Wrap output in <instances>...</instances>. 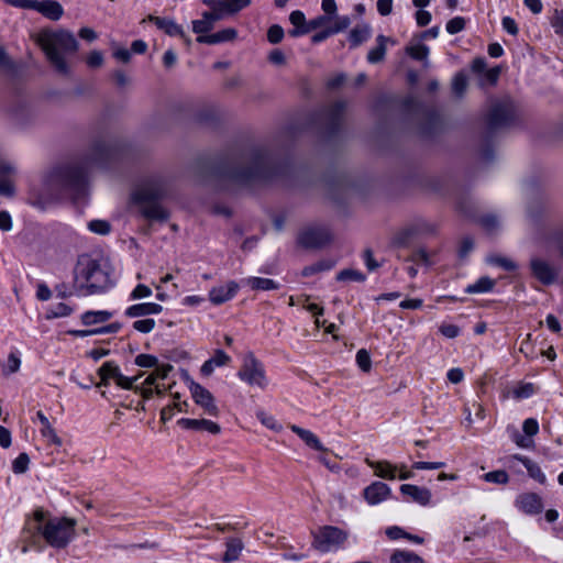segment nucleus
Masks as SVG:
<instances>
[{"instance_id":"33","label":"nucleus","mask_w":563,"mask_h":563,"mask_svg":"<svg viewBox=\"0 0 563 563\" xmlns=\"http://www.w3.org/2000/svg\"><path fill=\"white\" fill-rule=\"evenodd\" d=\"M496 285V280L488 276L478 278L474 284L468 285L465 288L466 294H483L493 290Z\"/></svg>"},{"instance_id":"62","label":"nucleus","mask_w":563,"mask_h":563,"mask_svg":"<svg viewBox=\"0 0 563 563\" xmlns=\"http://www.w3.org/2000/svg\"><path fill=\"white\" fill-rule=\"evenodd\" d=\"M522 430H523L526 435L533 437L539 431V423H538V421L536 419L528 418V419H526L523 421Z\"/></svg>"},{"instance_id":"1","label":"nucleus","mask_w":563,"mask_h":563,"mask_svg":"<svg viewBox=\"0 0 563 563\" xmlns=\"http://www.w3.org/2000/svg\"><path fill=\"white\" fill-rule=\"evenodd\" d=\"M278 174L273 155L262 147H252L232 156L219 170L224 181L236 186H249L266 181Z\"/></svg>"},{"instance_id":"45","label":"nucleus","mask_w":563,"mask_h":563,"mask_svg":"<svg viewBox=\"0 0 563 563\" xmlns=\"http://www.w3.org/2000/svg\"><path fill=\"white\" fill-rule=\"evenodd\" d=\"M466 87H467V78L464 74L462 73H459L454 76L453 78V81H452V90L453 92L461 97L465 90H466Z\"/></svg>"},{"instance_id":"19","label":"nucleus","mask_w":563,"mask_h":563,"mask_svg":"<svg viewBox=\"0 0 563 563\" xmlns=\"http://www.w3.org/2000/svg\"><path fill=\"white\" fill-rule=\"evenodd\" d=\"M113 146L107 142L106 140H97L93 142L90 155L89 163L99 164L103 161L110 158L113 155Z\"/></svg>"},{"instance_id":"50","label":"nucleus","mask_w":563,"mask_h":563,"mask_svg":"<svg viewBox=\"0 0 563 563\" xmlns=\"http://www.w3.org/2000/svg\"><path fill=\"white\" fill-rule=\"evenodd\" d=\"M465 27V19L462 16H455L446 23V32L450 34H456L463 31Z\"/></svg>"},{"instance_id":"54","label":"nucleus","mask_w":563,"mask_h":563,"mask_svg":"<svg viewBox=\"0 0 563 563\" xmlns=\"http://www.w3.org/2000/svg\"><path fill=\"white\" fill-rule=\"evenodd\" d=\"M202 3L211 9V11H208L209 13H217L221 15V19L227 16L222 0H202Z\"/></svg>"},{"instance_id":"52","label":"nucleus","mask_w":563,"mask_h":563,"mask_svg":"<svg viewBox=\"0 0 563 563\" xmlns=\"http://www.w3.org/2000/svg\"><path fill=\"white\" fill-rule=\"evenodd\" d=\"M41 434L46 438L52 444L57 446L62 445V439L57 435L55 429L52 424L46 426L45 428H41Z\"/></svg>"},{"instance_id":"63","label":"nucleus","mask_w":563,"mask_h":563,"mask_svg":"<svg viewBox=\"0 0 563 563\" xmlns=\"http://www.w3.org/2000/svg\"><path fill=\"white\" fill-rule=\"evenodd\" d=\"M70 312H71V309L66 303L59 302L55 307V309L51 310L47 313V318L51 319V318L66 317V316H69Z\"/></svg>"},{"instance_id":"20","label":"nucleus","mask_w":563,"mask_h":563,"mask_svg":"<svg viewBox=\"0 0 563 563\" xmlns=\"http://www.w3.org/2000/svg\"><path fill=\"white\" fill-rule=\"evenodd\" d=\"M163 311V306L155 302L135 303L126 308L124 314L128 318H139L151 314H158Z\"/></svg>"},{"instance_id":"30","label":"nucleus","mask_w":563,"mask_h":563,"mask_svg":"<svg viewBox=\"0 0 563 563\" xmlns=\"http://www.w3.org/2000/svg\"><path fill=\"white\" fill-rule=\"evenodd\" d=\"M243 284L249 286L252 290H276L279 288L277 282L264 277H249L243 280Z\"/></svg>"},{"instance_id":"51","label":"nucleus","mask_w":563,"mask_h":563,"mask_svg":"<svg viewBox=\"0 0 563 563\" xmlns=\"http://www.w3.org/2000/svg\"><path fill=\"white\" fill-rule=\"evenodd\" d=\"M155 327L154 319H141L133 322V329L141 333H150Z\"/></svg>"},{"instance_id":"21","label":"nucleus","mask_w":563,"mask_h":563,"mask_svg":"<svg viewBox=\"0 0 563 563\" xmlns=\"http://www.w3.org/2000/svg\"><path fill=\"white\" fill-rule=\"evenodd\" d=\"M402 495L410 497L413 501L426 506L431 500V492L426 487H419L411 484H402L400 486Z\"/></svg>"},{"instance_id":"38","label":"nucleus","mask_w":563,"mask_h":563,"mask_svg":"<svg viewBox=\"0 0 563 563\" xmlns=\"http://www.w3.org/2000/svg\"><path fill=\"white\" fill-rule=\"evenodd\" d=\"M333 267V263L331 261H320L312 265L306 266L302 269V276L309 277L320 272L330 271Z\"/></svg>"},{"instance_id":"25","label":"nucleus","mask_w":563,"mask_h":563,"mask_svg":"<svg viewBox=\"0 0 563 563\" xmlns=\"http://www.w3.org/2000/svg\"><path fill=\"white\" fill-rule=\"evenodd\" d=\"M220 20H222L221 15L217 13L203 12L202 19L192 21V31L199 36L208 35L207 33L212 30L214 23Z\"/></svg>"},{"instance_id":"8","label":"nucleus","mask_w":563,"mask_h":563,"mask_svg":"<svg viewBox=\"0 0 563 563\" xmlns=\"http://www.w3.org/2000/svg\"><path fill=\"white\" fill-rule=\"evenodd\" d=\"M312 547L322 553L335 551L347 540V532L334 526H323L312 532Z\"/></svg>"},{"instance_id":"61","label":"nucleus","mask_w":563,"mask_h":563,"mask_svg":"<svg viewBox=\"0 0 563 563\" xmlns=\"http://www.w3.org/2000/svg\"><path fill=\"white\" fill-rule=\"evenodd\" d=\"M137 379V377H128V376H124L121 371L119 372V374L114 377V383L123 388V389H132L133 388V384L134 382Z\"/></svg>"},{"instance_id":"42","label":"nucleus","mask_w":563,"mask_h":563,"mask_svg":"<svg viewBox=\"0 0 563 563\" xmlns=\"http://www.w3.org/2000/svg\"><path fill=\"white\" fill-rule=\"evenodd\" d=\"M120 368L114 362H106L98 369L99 376H103V378H109L110 380H114V377L119 374Z\"/></svg>"},{"instance_id":"22","label":"nucleus","mask_w":563,"mask_h":563,"mask_svg":"<svg viewBox=\"0 0 563 563\" xmlns=\"http://www.w3.org/2000/svg\"><path fill=\"white\" fill-rule=\"evenodd\" d=\"M517 503L519 508L529 515H537L543 509L542 499L537 494H523L518 498Z\"/></svg>"},{"instance_id":"3","label":"nucleus","mask_w":563,"mask_h":563,"mask_svg":"<svg viewBox=\"0 0 563 563\" xmlns=\"http://www.w3.org/2000/svg\"><path fill=\"white\" fill-rule=\"evenodd\" d=\"M167 194L165 181L159 177L143 181L134 191L133 199L140 206L144 218L154 221H166L168 211L159 203Z\"/></svg>"},{"instance_id":"48","label":"nucleus","mask_w":563,"mask_h":563,"mask_svg":"<svg viewBox=\"0 0 563 563\" xmlns=\"http://www.w3.org/2000/svg\"><path fill=\"white\" fill-rule=\"evenodd\" d=\"M88 229L97 234L106 235L110 232V223L104 220H92L88 223Z\"/></svg>"},{"instance_id":"31","label":"nucleus","mask_w":563,"mask_h":563,"mask_svg":"<svg viewBox=\"0 0 563 563\" xmlns=\"http://www.w3.org/2000/svg\"><path fill=\"white\" fill-rule=\"evenodd\" d=\"M225 545L227 550L223 554L222 562L231 563L236 561L243 550V542L238 538H230L227 540Z\"/></svg>"},{"instance_id":"59","label":"nucleus","mask_w":563,"mask_h":563,"mask_svg":"<svg viewBox=\"0 0 563 563\" xmlns=\"http://www.w3.org/2000/svg\"><path fill=\"white\" fill-rule=\"evenodd\" d=\"M135 364L141 367H155L157 365V358L150 354H139L135 357Z\"/></svg>"},{"instance_id":"27","label":"nucleus","mask_w":563,"mask_h":563,"mask_svg":"<svg viewBox=\"0 0 563 563\" xmlns=\"http://www.w3.org/2000/svg\"><path fill=\"white\" fill-rule=\"evenodd\" d=\"M148 20L154 22L155 25L163 30L169 36H184V31L174 20L150 15Z\"/></svg>"},{"instance_id":"17","label":"nucleus","mask_w":563,"mask_h":563,"mask_svg":"<svg viewBox=\"0 0 563 563\" xmlns=\"http://www.w3.org/2000/svg\"><path fill=\"white\" fill-rule=\"evenodd\" d=\"M239 290L238 283L231 280L227 285L213 287L209 291V299L214 305H221L232 299Z\"/></svg>"},{"instance_id":"5","label":"nucleus","mask_w":563,"mask_h":563,"mask_svg":"<svg viewBox=\"0 0 563 563\" xmlns=\"http://www.w3.org/2000/svg\"><path fill=\"white\" fill-rule=\"evenodd\" d=\"M35 529L40 531L45 541L53 548L64 549L75 537L76 521L68 518H53L44 521V512L40 509L34 512Z\"/></svg>"},{"instance_id":"44","label":"nucleus","mask_w":563,"mask_h":563,"mask_svg":"<svg viewBox=\"0 0 563 563\" xmlns=\"http://www.w3.org/2000/svg\"><path fill=\"white\" fill-rule=\"evenodd\" d=\"M258 420L268 429L279 432L282 430V426L276 421L273 416L267 415L265 411L260 410L256 413Z\"/></svg>"},{"instance_id":"14","label":"nucleus","mask_w":563,"mask_h":563,"mask_svg":"<svg viewBox=\"0 0 563 563\" xmlns=\"http://www.w3.org/2000/svg\"><path fill=\"white\" fill-rule=\"evenodd\" d=\"M435 231V227L423 219H417L406 225L396 236V242L399 245L406 244L410 239L422 235L433 233Z\"/></svg>"},{"instance_id":"16","label":"nucleus","mask_w":563,"mask_h":563,"mask_svg":"<svg viewBox=\"0 0 563 563\" xmlns=\"http://www.w3.org/2000/svg\"><path fill=\"white\" fill-rule=\"evenodd\" d=\"M177 424L180 426L183 429L206 431L211 434H218L221 431V427L217 422H213L208 419L181 418L177 421Z\"/></svg>"},{"instance_id":"47","label":"nucleus","mask_w":563,"mask_h":563,"mask_svg":"<svg viewBox=\"0 0 563 563\" xmlns=\"http://www.w3.org/2000/svg\"><path fill=\"white\" fill-rule=\"evenodd\" d=\"M484 479L488 483L506 484L509 481V476L506 471L498 470L486 473Z\"/></svg>"},{"instance_id":"43","label":"nucleus","mask_w":563,"mask_h":563,"mask_svg":"<svg viewBox=\"0 0 563 563\" xmlns=\"http://www.w3.org/2000/svg\"><path fill=\"white\" fill-rule=\"evenodd\" d=\"M29 464V455L26 453H20L19 456L12 463V471L15 474H23L27 471Z\"/></svg>"},{"instance_id":"56","label":"nucleus","mask_w":563,"mask_h":563,"mask_svg":"<svg viewBox=\"0 0 563 563\" xmlns=\"http://www.w3.org/2000/svg\"><path fill=\"white\" fill-rule=\"evenodd\" d=\"M289 21L294 26H296L295 30H300L307 26L306 16L300 10L292 11L289 15Z\"/></svg>"},{"instance_id":"53","label":"nucleus","mask_w":563,"mask_h":563,"mask_svg":"<svg viewBox=\"0 0 563 563\" xmlns=\"http://www.w3.org/2000/svg\"><path fill=\"white\" fill-rule=\"evenodd\" d=\"M284 37V30L280 25L274 24L267 31V40L272 44L279 43Z\"/></svg>"},{"instance_id":"60","label":"nucleus","mask_w":563,"mask_h":563,"mask_svg":"<svg viewBox=\"0 0 563 563\" xmlns=\"http://www.w3.org/2000/svg\"><path fill=\"white\" fill-rule=\"evenodd\" d=\"M137 379V377H128V376H124L121 371L119 372V374L114 377V383L123 388V389H132L133 388V384L134 382Z\"/></svg>"},{"instance_id":"35","label":"nucleus","mask_w":563,"mask_h":563,"mask_svg":"<svg viewBox=\"0 0 563 563\" xmlns=\"http://www.w3.org/2000/svg\"><path fill=\"white\" fill-rule=\"evenodd\" d=\"M112 317L110 311L98 310V311H86L81 316V322L85 325H92L108 321Z\"/></svg>"},{"instance_id":"55","label":"nucleus","mask_w":563,"mask_h":563,"mask_svg":"<svg viewBox=\"0 0 563 563\" xmlns=\"http://www.w3.org/2000/svg\"><path fill=\"white\" fill-rule=\"evenodd\" d=\"M152 295V289L144 285V284H139L131 292L130 295V298L132 300H137V299H142V298H147Z\"/></svg>"},{"instance_id":"11","label":"nucleus","mask_w":563,"mask_h":563,"mask_svg":"<svg viewBox=\"0 0 563 563\" xmlns=\"http://www.w3.org/2000/svg\"><path fill=\"white\" fill-rule=\"evenodd\" d=\"M331 241V234L325 227H308L303 229L298 242L306 249H320Z\"/></svg>"},{"instance_id":"2","label":"nucleus","mask_w":563,"mask_h":563,"mask_svg":"<svg viewBox=\"0 0 563 563\" xmlns=\"http://www.w3.org/2000/svg\"><path fill=\"white\" fill-rule=\"evenodd\" d=\"M35 43L44 52L47 62L63 76L71 73L67 57L78 49V41L66 30L43 29L34 35Z\"/></svg>"},{"instance_id":"29","label":"nucleus","mask_w":563,"mask_h":563,"mask_svg":"<svg viewBox=\"0 0 563 563\" xmlns=\"http://www.w3.org/2000/svg\"><path fill=\"white\" fill-rule=\"evenodd\" d=\"M371 26L368 24H358L351 30L349 34V41L351 47H357L362 43L366 42L371 37Z\"/></svg>"},{"instance_id":"15","label":"nucleus","mask_w":563,"mask_h":563,"mask_svg":"<svg viewBox=\"0 0 563 563\" xmlns=\"http://www.w3.org/2000/svg\"><path fill=\"white\" fill-rule=\"evenodd\" d=\"M390 488L383 482H374L363 490V497L369 505H377L388 498Z\"/></svg>"},{"instance_id":"64","label":"nucleus","mask_w":563,"mask_h":563,"mask_svg":"<svg viewBox=\"0 0 563 563\" xmlns=\"http://www.w3.org/2000/svg\"><path fill=\"white\" fill-rule=\"evenodd\" d=\"M87 65L91 68L100 67L103 64V55L100 51H92L87 56Z\"/></svg>"},{"instance_id":"10","label":"nucleus","mask_w":563,"mask_h":563,"mask_svg":"<svg viewBox=\"0 0 563 563\" xmlns=\"http://www.w3.org/2000/svg\"><path fill=\"white\" fill-rule=\"evenodd\" d=\"M346 102L339 100L324 108L319 114V122L329 134L335 133L344 117Z\"/></svg>"},{"instance_id":"18","label":"nucleus","mask_w":563,"mask_h":563,"mask_svg":"<svg viewBox=\"0 0 563 563\" xmlns=\"http://www.w3.org/2000/svg\"><path fill=\"white\" fill-rule=\"evenodd\" d=\"M34 10L52 21H58L64 14L62 4L55 0H36Z\"/></svg>"},{"instance_id":"39","label":"nucleus","mask_w":563,"mask_h":563,"mask_svg":"<svg viewBox=\"0 0 563 563\" xmlns=\"http://www.w3.org/2000/svg\"><path fill=\"white\" fill-rule=\"evenodd\" d=\"M407 54L417 60H426L429 55V47L424 44H416L406 48Z\"/></svg>"},{"instance_id":"32","label":"nucleus","mask_w":563,"mask_h":563,"mask_svg":"<svg viewBox=\"0 0 563 563\" xmlns=\"http://www.w3.org/2000/svg\"><path fill=\"white\" fill-rule=\"evenodd\" d=\"M514 457L523 464L528 474L532 478H534L536 481H538L541 484L545 483V475L536 462H533L529 457L522 456V455H515Z\"/></svg>"},{"instance_id":"41","label":"nucleus","mask_w":563,"mask_h":563,"mask_svg":"<svg viewBox=\"0 0 563 563\" xmlns=\"http://www.w3.org/2000/svg\"><path fill=\"white\" fill-rule=\"evenodd\" d=\"M365 278L366 277L363 273L353 268L343 269L336 275V279L340 282L351 280L362 283Z\"/></svg>"},{"instance_id":"58","label":"nucleus","mask_w":563,"mask_h":563,"mask_svg":"<svg viewBox=\"0 0 563 563\" xmlns=\"http://www.w3.org/2000/svg\"><path fill=\"white\" fill-rule=\"evenodd\" d=\"M439 331L442 335H444L448 339H454L460 335V328L455 324L451 323H443L440 325Z\"/></svg>"},{"instance_id":"24","label":"nucleus","mask_w":563,"mask_h":563,"mask_svg":"<svg viewBox=\"0 0 563 563\" xmlns=\"http://www.w3.org/2000/svg\"><path fill=\"white\" fill-rule=\"evenodd\" d=\"M366 464L372 467L375 475L386 479H395L397 477V466L387 461L365 460Z\"/></svg>"},{"instance_id":"46","label":"nucleus","mask_w":563,"mask_h":563,"mask_svg":"<svg viewBox=\"0 0 563 563\" xmlns=\"http://www.w3.org/2000/svg\"><path fill=\"white\" fill-rule=\"evenodd\" d=\"M489 262L507 272H515L518 268V265L509 257L495 256L492 257Z\"/></svg>"},{"instance_id":"12","label":"nucleus","mask_w":563,"mask_h":563,"mask_svg":"<svg viewBox=\"0 0 563 563\" xmlns=\"http://www.w3.org/2000/svg\"><path fill=\"white\" fill-rule=\"evenodd\" d=\"M189 390L195 402L200 406L207 415L211 417L219 416V408L214 402V397L207 388L191 380Z\"/></svg>"},{"instance_id":"40","label":"nucleus","mask_w":563,"mask_h":563,"mask_svg":"<svg viewBox=\"0 0 563 563\" xmlns=\"http://www.w3.org/2000/svg\"><path fill=\"white\" fill-rule=\"evenodd\" d=\"M351 24V19L347 15L342 16H335L334 20L331 19V22L329 23V29L332 33V35L340 33L344 30H346Z\"/></svg>"},{"instance_id":"26","label":"nucleus","mask_w":563,"mask_h":563,"mask_svg":"<svg viewBox=\"0 0 563 563\" xmlns=\"http://www.w3.org/2000/svg\"><path fill=\"white\" fill-rule=\"evenodd\" d=\"M290 430L296 433L309 448L316 450V451H324V446L318 439V437L312 433L310 430L303 429L301 427H298L296 424L289 426Z\"/></svg>"},{"instance_id":"57","label":"nucleus","mask_w":563,"mask_h":563,"mask_svg":"<svg viewBox=\"0 0 563 563\" xmlns=\"http://www.w3.org/2000/svg\"><path fill=\"white\" fill-rule=\"evenodd\" d=\"M209 360L216 367L228 365L231 362V357L222 350H217Z\"/></svg>"},{"instance_id":"23","label":"nucleus","mask_w":563,"mask_h":563,"mask_svg":"<svg viewBox=\"0 0 563 563\" xmlns=\"http://www.w3.org/2000/svg\"><path fill=\"white\" fill-rule=\"evenodd\" d=\"M236 36V30L233 27H228L209 35H200L197 37V41L199 43L214 45L223 42L233 41Z\"/></svg>"},{"instance_id":"4","label":"nucleus","mask_w":563,"mask_h":563,"mask_svg":"<svg viewBox=\"0 0 563 563\" xmlns=\"http://www.w3.org/2000/svg\"><path fill=\"white\" fill-rule=\"evenodd\" d=\"M111 284L110 275L92 258L79 260L75 269V287L80 295H91L107 289Z\"/></svg>"},{"instance_id":"7","label":"nucleus","mask_w":563,"mask_h":563,"mask_svg":"<svg viewBox=\"0 0 563 563\" xmlns=\"http://www.w3.org/2000/svg\"><path fill=\"white\" fill-rule=\"evenodd\" d=\"M516 119V107L509 97L492 100L486 114L488 132L493 133L506 129Z\"/></svg>"},{"instance_id":"37","label":"nucleus","mask_w":563,"mask_h":563,"mask_svg":"<svg viewBox=\"0 0 563 563\" xmlns=\"http://www.w3.org/2000/svg\"><path fill=\"white\" fill-rule=\"evenodd\" d=\"M225 15H234L251 4V0H222Z\"/></svg>"},{"instance_id":"9","label":"nucleus","mask_w":563,"mask_h":563,"mask_svg":"<svg viewBox=\"0 0 563 563\" xmlns=\"http://www.w3.org/2000/svg\"><path fill=\"white\" fill-rule=\"evenodd\" d=\"M238 376L250 386L257 387L261 390H264L268 386L264 365L253 353L245 355L243 364L238 372Z\"/></svg>"},{"instance_id":"34","label":"nucleus","mask_w":563,"mask_h":563,"mask_svg":"<svg viewBox=\"0 0 563 563\" xmlns=\"http://www.w3.org/2000/svg\"><path fill=\"white\" fill-rule=\"evenodd\" d=\"M331 22V16L329 15H320L316 19H312L310 20L308 23H307V26L303 27V29H300V30H292L290 31V35L291 36H299V35H302V34H307L308 32L312 31V30H317L319 27H327L329 25V23Z\"/></svg>"},{"instance_id":"36","label":"nucleus","mask_w":563,"mask_h":563,"mask_svg":"<svg viewBox=\"0 0 563 563\" xmlns=\"http://www.w3.org/2000/svg\"><path fill=\"white\" fill-rule=\"evenodd\" d=\"M390 563H423V560L410 551H396L390 558Z\"/></svg>"},{"instance_id":"13","label":"nucleus","mask_w":563,"mask_h":563,"mask_svg":"<svg viewBox=\"0 0 563 563\" xmlns=\"http://www.w3.org/2000/svg\"><path fill=\"white\" fill-rule=\"evenodd\" d=\"M529 266L533 277L541 284L548 286L556 282L559 271L548 261L540 257H532Z\"/></svg>"},{"instance_id":"28","label":"nucleus","mask_w":563,"mask_h":563,"mask_svg":"<svg viewBox=\"0 0 563 563\" xmlns=\"http://www.w3.org/2000/svg\"><path fill=\"white\" fill-rule=\"evenodd\" d=\"M390 41L389 37L385 35H378L376 37V46L371 48L367 53V62L371 64H376L382 62L385 58L386 54V44Z\"/></svg>"},{"instance_id":"6","label":"nucleus","mask_w":563,"mask_h":563,"mask_svg":"<svg viewBox=\"0 0 563 563\" xmlns=\"http://www.w3.org/2000/svg\"><path fill=\"white\" fill-rule=\"evenodd\" d=\"M49 185H56L62 190H69L76 197L84 196L87 186L86 166L69 165L54 170L48 179Z\"/></svg>"},{"instance_id":"49","label":"nucleus","mask_w":563,"mask_h":563,"mask_svg":"<svg viewBox=\"0 0 563 563\" xmlns=\"http://www.w3.org/2000/svg\"><path fill=\"white\" fill-rule=\"evenodd\" d=\"M356 363L363 372H369L372 367L371 355L365 349H361L356 353Z\"/></svg>"}]
</instances>
